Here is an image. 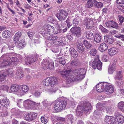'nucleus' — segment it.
Wrapping results in <instances>:
<instances>
[{
  "label": "nucleus",
  "mask_w": 124,
  "mask_h": 124,
  "mask_svg": "<svg viewBox=\"0 0 124 124\" xmlns=\"http://www.w3.org/2000/svg\"><path fill=\"white\" fill-rule=\"evenodd\" d=\"M73 72L75 73L76 77V78H73L72 75L69 76L66 78V82L70 83L73 80H80L83 79L84 77V75L85 73V70L83 69H79L74 70Z\"/></svg>",
  "instance_id": "1"
},
{
  "label": "nucleus",
  "mask_w": 124,
  "mask_h": 124,
  "mask_svg": "<svg viewBox=\"0 0 124 124\" xmlns=\"http://www.w3.org/2000/svg\"><path fill=\"white\" fill-rule=\"evenodd\" d=\"M54 104V109L55 111L58 112L65 109L67 103L65 100H59L56 101Z\"/></svg>",
  "instance_id": "2"
},
{
  "label": "nucleus",
  "mask_w": 124,
  "mask_h": 124,
  "mask_svg": "<svg viewBox=\"0 0 124 124\" xmlns=\"http://www.w3.org/2000/svg\"><path fill=\"white\" fill-rule=\"evenodd\" d=\"M42 67L45 70L49 69L53 70L54 68V63L52 61L44 59L42 63Z\"/></svg>",
  "instance_id": "3"
},
{
  "label": "nucleus",
  "mask_w": 124,
  "mask_h": 124,
  "mask_svg": "<svg viewBox=\"0 0 124 124\" xmlns=\"http://www.w3.org/2000/svg\"><path fill=\"white\" fill-rule=\"evenodd\" d=\"M42 82L45 86H48L50 85L52 87L56 83L57 80L55 78L49 77L44 79Z\"/></svg>",
  "instance_id": "4"
},
{
  "label": "nucleus",
  "mask_w": 124,
  "mask_h": 124,
  "mask_svg": "<svg viewBox=\"0 0 124 124\" xmlns=\"http://www.w3.org/2000/svg\"><path fill=\"white\" fill-rule=\"evenodd\" d=\"M102 63L99 60L98 57L95 58L94 61H92L90 62V66L94 69L97 68L98 69L100 70L102 67Z\"/></svg>",
  "instance_id": "5"
},
{
  "label": "nucleus",
  "mask_w": 124,
  "mask_h": 124,
  "mask_svg": "<svg viewBox=\"0 0 124 124\" xmlns=\"http://www.w3.org/2000/svg\"><path fill=\"white\" fill-rule=\"evenodd\" d=\"M60 12L56 15V16L60 21L64 20L68 16V13L62 9L59 10Z\"/></svg>",
  "instance_id": "6"
},
{
  "label": "nucleus",
  "mask_w": 124,
  "mask_h": 124,
  "mask_svg": "<svg viewBox=\"0 0 124 124\" xmlns=\"http://www.w3.org/2000/svg\"><path fill=\"white\" fill-rule=\"evenodd\" d=\"M40 103H36L29 99L25 100L23 103L25 107L27 109L33 108L34 105L37 106L40 105Z\"/></svg>",
  "instance_id": "7"
},
{
  "label": "nucleus",
  "mask_w": 124,
  "mask_h": 124,
  "mask_svg": "<svg viewBox=\"0 0 124 124\" xmlns=\"http://www.w3.org/2000/svg\"><path fill=\"white\" fill-rule=\"evenodd\" d=\"M13 70L12 69H7L4 71L3 74H0V82L3 81L5 78V77L7 76L11 77L13 75Z\"/></svg>",
  "instance_id": "8"
},
{
  "label": "nucleus",
  "mask_w": 124,
  "mask_h": 124,
  "mask_svg": "<svg viewBox=\"0 0 124 124\" xmlns=\"http://www.w3.org/2000/svg\"><path fill=\"white\" fill-rule=\"evenodd\" d=\"M37 113L34 112H31L28 114H26L24 115L25 120L29 121H32L37 117Z\"/></svg>",
  "instance_id": "9"
},
{
  "label": "nucleus",
  "mask_w": 124,
  "mask_h": 124,
  "mask_svg": "<svg viewBox=\"0 0 124 124\" xmlns=\"http://www.w3.org/2000/svg\"><path fill=\"white\" fill-rule=\"evenodd\" d=\"M70 31L72 34L77 37H79L82 32L81 28L79 27H75L71 28Z\"/></svg>",
  "instance_id": "10"
},
{
  "label": "nucleus",
  "mask_w": 124,
  "mask_h": 124,
  "mask_svg": "<svg viewBox=\"0 0 124 124\" xmlns=\"http://www.w3.org/2000/svg\"><path fill=\"white\" fill-rule=\"evenodd\" d=\"M37 59V57L36 55H30L27 56L25 59V61L26 64L27 65H29L35 62Z\"/></svg>",
  "instance_id": "11"
},
{
  "label": "nucleus",
  "mask_w": 124,
  "mask_h": 124,
  "mask_svg": "<svg viewBox=\"0 0 124 124\" xmlns=\"http://www.w3.org/2000/svg\"><path fill=\"white\" fill-rule=\"evenodd\" d=\"M10 89L11 92L15 93L19 96L22 95V93H20V90L19 85L13 84L10 87Z\"/></svg>",
  "instance_id": "12"
},
{
  "label": "nucleus",
  "mask_w": 124,
  "mask_h": 124,
  "mask_svg": "<svg viewBox=\"0 0 124 124\" xmlns=\"http://www.w3.org/2000/svg\"><path fill=\"white\" fill-rule=\"evenodd\" d=\"M44 34H48L49 35L55 34V30L54 28L52 26L49 25L46 27V28L43 31Z\"/></svg>",
  "instance_id": "13"
},
{
  "label": "nucleus",
  "mask_w": 124,
  "mask_h": 124,
  "mask_svg": "<svg viewBox=\"0 0 124 124\" xmlns=\"http://www.w3.org/2000/svg\"><path fill=\"white\" fill-rule=\"evenodd\" d=\"M106 82H101L96 85V90L99 92H101L105 90L106 86L108 85Z\"/></svg>",
  "instance_id": "14"
},
{
  "label": "nucleus",
  "mask_w": 124,
  "mask_h": 124,
  "mask_svg": "<svg viewBox=\"0 0 124 124\" xmlns=\"http://www.w3.org/2000/svg\"><path fill=\"white\" fill-rule=\"evenodd\" d=\"M96 108L97 109L94 112L93 114L95 116H98L100 115V111H103L104 109V107L102 104L99 103H97Z\"/></svg>",
  "instance_id": "15"
},
{
  "label": "nucleus",
  "mask_w": 124,
  "mask_h": 124,
  "mask_svg": "<svg viewBox=\"0 0 124 124\" xmlns=\"http://www.w3.org/2000/svg\"><path fill=\"white\" fill-rule=\"evenodd\" d=\"M84 24L86 26V28L88 29L91 28L94 25L93 21L90 19H85Z\"/></svg>",
  "instance_id": "16"
},
{
  "label": "nucleus",
  "mask_w": 124,
  "mask_h": 124,
  "mask_svg": "<svg viewBox=\"0 0 124 124\" xmlns=\"http://www.w3.org/2000/svg\"><path fill=\"white\" fill-rule=\"evenodd\" d=\"M108 85L106 86L105 90V93L108 95H109L113 93L114 90V87L110 85L109 83H108Z\"/></svg>",
  "instance_id": "17"
},
{
  "label": "nucleus",
  "mask_w": 124,
  "mask_h": 124,
  "mask_svg": "<svg viewBox=\"0 0 124 124\" xmlns=\"http://www.w3.org/2000/svg\"><path fill=\"white\" fill-rule=\"evenodd\" d=\"M105 24L107 27L110 28H112L116 29L118 27L117 23L113 20L108 21L106 22Z\"/></svg>",
  "instance_id": "18"
},
{
  "label": "nucleus",
  "mask_w": 124,
  "mask_h": 124,
  "mask_svg": "<svg viewBox=\"0 0 124 124\" xmlns=\"http://www.w3.org/2000/svg\"><path fill=\"white\" fill-rule=\"evenodd\" d=\"M0 102L2 106L6 108L9 106L10 103L9 100L6 97L2 98L0 100Z\"/></svg>",
  "instance_id": "19"
},
{
  "label": "nucleus",
  "mask_w": 124,
  "mask_h": 124,
  "mask_svg": "<svg viewBox=\"0 0 124 124\" xmlns=\"http://www.w3.org/2000/svg\"><path fill=\"white\" fill-rule=\"evenodd\" d=\"M91 105L90 103L87 102H85L83 106H82V110L86 112H88L91 110Z\"/></svg>",
  "instance_id": "20"
},
{
  "label": "nucleus",
  "mask_w": 124,
  "mask_h": 124,
  "mask_svg": "<svg viewBox=\"0 0 124 124\" xmlns=\"http://www.w3.org/2000/svg\"><path fill=\"white\" fill-rule=\"evenodd\" d=\"M72 72L71 69L67 70H65L62 71H60V73L63 77L65 78L69 76L70 74Z\"/></svg>",
  "instance_id": "21"
},
{
  "label": "nucleus",
  "mask_w": 124,
  "mask_h": 124,
  "mask_svg": "<svg viewBox=\"0 0 124 124\" xmlns=\"http://www.w3.org/2000/svg\"><path fill=\"white\" fill-rule=\"evenodd\" d=\"M66 120L68 124H72L74 121V117L72 114H68L65 116Z\"/></svg>",
  "instance_id": "22"
},
{
  "label": "nucleus",
  "mask_w": 124,
  "mask_h": 124,
  "mask_svg": "<svg viewBox=\"0 0 124 124\" xmlns=\"http://www.w3.org/2000/svg\"><path fill=\"white\" fill-rule=\"evenodd\" d=\"M118 124H122L124 122V118L123 116L120 114H117L115 117V119L117 118Z\"/></svg>",
  "instance_id": "23"
},
{
  "label": "nucleus",
  "mask_w": 124,
  "mask_h": 124,
  "mask_svg": "<svg viewBox=\"0 0 124 124\" xmlns=\"http://www.w3.org/2000/svg\"><path fill=\"white\" fill-rule=\"evenodd\" d=\"M29 89L28 87L27 86L25 85H22L20 88V93H22V95H20V96H21L24 93L26 92Z\"/></svg>",
  "instance_id": "24"
},
{
  "label": "nucleus",
  "mask_w": 124,
  "mask_h": 124,
  "mask_svg": "<svg viewBox=\"0 0 124 124\" xmlns=\"http://www.w3.org/2000/svg\"><path fill=\"white\" fill-rule=\"evenodd\" d=\"M69 52L70 53L71 55L74 58H76L77 57V52L76 50L73 47L70 48Z\"/></svg>",
  "instance_id": "25"
},
{
  "label": "nucleus",
  "mask_w": 124,
  "mask_h": 124,
  "mask_svg": "<svg viewBox=\"0 0 124 124\" xmlns=\"http://www.w3.org/2000/svg\"><path fill=\"white\" fill-rule=\"evenodd\" d=\"M15 54V53H7L3 54L0 57L1 59L4 60L6 59H8L9 58H11L12 55Z\"/></svg>",
  "instance_id": "26"
},
{
  "label": "nucleus",
  "mask_w": 124,
  "mask_h": 124,
  "mask_svg": "<svg viewBox=\"0 0 124 124\" xmlns=\"http://www.w3.org/2000/svg\"><path fill=\"white\" fill-rule=\"evenodd\" d=\"M108 48L107 45L105 43L101 44L99 47V50L101 52H103L106 50Z\"/></svg>",
  "instance_id": "27"
},
{
  "label": "nucleus",
  "mask_w": 124,
  "mask_h": 124,
  "mask_svg": "<svg viewBox=\"0 0 124 124\" xmlns=\"http://www.w3.org/2000/svg\"><path fill=\"white\" fill-rule=\"evenodd\" d=\"M105 41L109 44H112L113 42V39L110 36H105L104 37Z\"/></svg>",
  "instance_id": "28"
},
{
  "label": "nucleus",
  "mask_w": 124,
  "mask_h": 124,
  "mask_svg": "<svg viewBox=\"0 0 124 124\" xmlns=\"http://www.w3.org/2000/svg\"><path fill=\"white\" fill-rule=\"evenodd\" d=\"M80 64V62L78 59H75L71 62L70 65L72 67L78 66Z\"/></svg>",
  "instance_id": "29"
},
{
  "label": "nucleus",
  "mask_w": 124,
  "mask_h": 124,
  "mask_svg": "<svg viewBox=\"0 0 124 124\" xmlns=\"http://www.w3.org/2000/svg\"><path fill=\"white\" fill-rule=\"evenodd\" d=\"M82 106L79 105L77 107L76 110V115L79 116H81L83 114V110L81 108Z\"/></svg>",
  "instance_id": "30"
},
{
  "label": "nucleus",
  "mask_w": 124,
  "mask_h": 124,
  "mask_svg": "<svg viewBox=\"0 0 124 124\" xmlns=\"http://www.w3.org/2000/svg\"><path fill=\"white\" fill-rule=\"evenodd\" d=\"M113 119V116L106 115L105 117L104 121L105 122L108 123V124H111L112 122V121ZM113 124V123H112Z\"/></svg>",
  "instance_id": "31"
},
{
  "label": "nucleus",
  "mask_w": 124,
  "mask_h": 124,
  "mask_svg": "<svg viewBox=\"0 0 124 124\" xmlns=\"http://www.w3.org/2000/svg\"><path fill=\"white\" fill-rule=\"evenodd\" d=\"M117 52L116 48H112L109 49L108 51V53L111 56L114 55Z\"/></svg>",
  "instance_id": "32"
},
{
  "label": "nucleus",
  "mask_w": 124,
  "mask_h": 124,
  "mask_svg": "<svg viewBox=\"0 0 124 124\" xmlns=\"http://www.w3.org/2000/svg\"><path fill=\"white\" fill-rule=\"evenodd\" d=\"M102 37L100 34H96L94 37V40L95 42L97 43H99L101 40Z\"/></svg>",
  "instance_id": "33"
},
{
  "label": "nucleus",
  "mask_w": 124,
  "mask_h": 124,
  "mask_svg": "<svg viewBox=\"0 0 124 124\" xmlns=\"http://www.w3.org/2000/svg\"><path fill=\"white\" fill-rule=\"evenodd\" d=\"M16 74L20 78H22L24 75L23 71L20 68H19L17 69L16 72Z\"/></svg>",
  "instance_id": "34"
},
{
  "label": "nucleus",
  "mask_w": 124,
  "mask_h": 124,
  "mask_svg": "<svg viewBox=\"0 0 124 124\" xmlns=\"http://www.w3.org/2000/svg\"><path fill=\"white\" fill-rule=\"evenodd\" d=\"M77 46L78 48V50L80 53L83 52L84 50V48L81 43H79L77 44Z\"/></svg>",
  "instance_id": "35"
},
{
  "label": "nucleus",
  "mask_w": 124,
  "mask_h": 124,
  "mask_svg": "<svg viewBox=\"0 0 124 124\" xmlns=\"http://www.w3.org/2000/svg\"><path fill=\"white\" fill-rule=\"evenodd\" d=\"M86 38L90 39H92L93 38V34L90 31H87L86 32Z\"/></svg>",
  "instance_id": "36"
},
{
  "label": "nucleus",
  "mask_w": 124,
  "mask_h": 124,
  "mask_svg": "<svg viewBox=\"0 0 124 124\" xmlns=\"http://www.w3.org/2000/svg\"><path fill=\"white\" fill-rule=\"evenodd\" d=\"M10 32L8 30H5L2 33V36L4 38H7L9 37Z\"/></svg>",
  "instance_id": "37"
},
{
  "label": "nucleus",
  "mask_w": 124,
  "mask_h": 124,
  "mask_svg": "<svg viewBox=\"0 0 124 124\" xmlns=\"http://www.w3.org/2000/svg\"><path fill=\"white\" fill-rule=\"evenodd\" d=\"M118 107L122 111L124 112V102L121 101L118 104Z\"/></svg>",
  "instance_id": "38"
},
{
  "label": "nucleus",
  "mask_w": 124,
  "mask_h": 124,
  "mask_svg": "<svg viewBox=\"0 0 124 124\" xmlns=\"http://www.w3.org/2000/svg\"><path fill=\"white\" fill-rule=\"evenodd\" d=\"M10 60L12 62L11 63L15 65H16L17 64L18 61V59L16 57H11Z\"/></svg>",
  "instance_id": "39"
},
{
  "label": "nucleus",
  "mask_w": 124,
  "mask_h": 124,
  "mask_svg": "<svg viewBox=\"0 0 124 124\" xmlns=\"http://www.w3.org/2000/svg\"><path fill=\"white\" fill-rule=\"evenodd\" d=\"M115 65H112L108 69V72L110 74H112L115 70Z\"/></svg>",
  "instance_id": "40"
},
{
  "label": "nucleus",
  "mask_w": 124,
  "mask_h": 124,
  "mask_svg": "<svg viewBox=\"0 0 124 124\" xmlns=\"http://www.w3.org/2000/svg\"><path fill=\"white\" fill-rule=\"evenodd\" d=\"M93 3L96 7L98 8H102L103 6V4L101 2H98L95 0H94Z\"/></svg>",
  "instance_id": "41"
},
{
  "label": "nucleus",
  "mask_w": 124,
  "mask_h": 124,
  "mask_svg": "<svg viewBox=\"0 0 124 124\" xmlns=\"http://www.w3.org/2000/svg\"><path fill=\"white\" fill-rule=\"evenodd\" d=\"M2 63L3 64V68L4 67L9 66L11 64V63L8 60H2Z\"/></svg>",
  "instance_id": "42"
},
{
  "label": "nucleus",
  "mask_w": 124,
  "mask_h": 124,
  "mask_svg": "<svg viewBox=\"0 0 124 124\" xmlns=\"http://www.w3.org/2000/svg\"><path fill=\"white\" fill-rule=\"evenodd\" d=\"M97 52V50L95 48H93L89 52V54L91 56H95L96 55Z\"/></svg>",
  "instance_id": "43"
},
{
  "label": "nucleus",
  "mask_w": 124,
  "mask_h": 124,
  "mask_svg": "<svg viewBox=\"0 0 124 124\" xmlns=\"http://www.w3.org/2000/svg\"><path fill=\"white\" fill-rule=\"evenodd\" d=\"M58 38V37L56 36L52 35L47 37V39L48 40L54 41L57 40Z\"/></svg>",
  "instance_id": "44"
},
{
  "label": "nucleus",
  "mask_w": 124,
  "mask_h": 124,
  "mask_svg": "<svg viewBox=\"0 0 124 124\" xmlns=\"http://www.w3.org/2000/svg\"><path fill=\"white\" fill-rule=\"evenodd\" d=\"M99 28L101 31L102 32L108 33L109 31L108 30L104 27L103 26L101 25L99 26Z\"/></svg>",
  "instance_id": "45"
},
{
  "label": "nucleus",
  "mask_w": 124,
  "mask_h": 124,
  "mask_svg": "<svg viewBox=\"0 0 124 124\" xmlns=\"http://www.w3.org/2000/svg\"><path fill=\"white\" fill-rule=\"evenodd\" d=\"M83 43L87 49H89L91 47L92 45L91 44L88 42V41L85 40L83 42Z\"/></svg>",
  "instance_id": "46"
},
{
  "label": "nucleus",
  "mask_w": 124,
  "mask_h": 124,
  "mask_svg": "<svg viewBox=\"0 0 124 124\" xmlns=\"http://www.w3.org/2000/svg\"><path fill=\"white\" fill-rule=\"evenodd\" d=\"M93 2L92 0H87V2L86 4V6L88 8H91L93 5Z\"/></svg>",
  "instance_id": "47"
},
{
  "label": "nucleus",
  "mask_w": 124,
  "mask_h": 124,
  "mask_svg": "<svg viewBox=\"0 0 124 124\" xmlns=\"http://www.w3.org/2000/svg\"><path fill=\"white\" fill-rule=\"evenodd\" d=\"M121 71L117 72L116 75L115 77V79H119L122 77Z\"/></svg>",
  "instance_id": "48"
},
{
  "label": "nucleus",
  "mask_w": 124,
  "mask_h": 124,
  "mask_svg": "<svg viewBox=\"0 0 124 124\" xmlns=\"http://www.w3.org/2000/svg\"><path fill=\"white\" fill-rule=\"evenodd\" d=\"M41 122L45 124H46L48 122V121L46 117L45 116H42L41 118Z\"/></svg>",
  "instance_id": "49"
},
{
  "label": "nucleus",
  "mask_w": 124,
  "mask_h": 124,
  "mask_svg": "<svg viewBox=\"0 0 124 124\" xmlns=\"http://www.w3.org/2000/svg\"><path fill=\"white\" fill-rule=\"evenodd\" d=\"M9 88V87L7 86L2 85L0 86V89L1 90L7 91Z\"/></svg>",
  "instance_id": "50"
},
{
  "label": "nucleus",
  "mask_w": 124,
  "mask_h": 124,
  "mask_svg": "<svg viewBox=\"0 0 124 124\" xmlns=\"http://www.w3.org/2000/svg\"><path fill=\"white\" fill-rule=\"evenodd\" d=\"M118 17L119 18V21L120 22L119 23V25H122V23L124 21V18L121 16L119 15L118 16Z\"/></svg>",
  "instance_id": "51"
},
{
  "label": "nucleus",
  "mask_w": 124,
  "mask_h": 124,
  "mask_svg": "<svg viewBox=\"0 0 124 124\" xmlns=\"http://www.w3.org/2000/svg\"><path fill=\"white\" fill-rule=\"evenodd\" d=\"M115 36L121 39L122 40L124 41V35L121 34L115 35Z\"/></svg>",
  "instance_id": "52"
},
{
  "label": "nucleus",
  "mask_w": 124,
  "mask_h": 124,
  "mask_svg": "<svg viewBox=\"0 0 124 124\" xmlns=\"http://www.w3.org/2000/svg\"><path fill=\"white\" fill-rule=\"evenodd\" d=\"M73 34L68 33L67 35L66 36L67 39L69 40H71L73 39Z\"/></svg>",
  "instance_id": "53"
},
{
  "label": "nucleus",
  "mask_w": 124,
  "mask_h": 124,
  "mask_svg": "<svg viewBox=\"0 0 124 124\" xmlns=\"http://www.w3.org/2000/svg\"><path fill=\"white\" fill-rule=\"evenodd\" d=\"M60 59L59 61V62L60 64H62L63 65H64L66 63L65 60L64 59H62V57L60 58Z\"/></svg>",
  "instance_id": "54"
},
{
  "label": "nucleus",
  "mask_w": 124,
  "mask_h": 124,
  "mask_svg": "<svg viewBox=\"0 0 124 124\" xmlns=\"http://www.w3.org/2000/svg\"><path fill=\"white\" fill-rule=\"evenodd\" d=\"M79 23L78 20L76 18H75L73 20V24L74 25L77 26Z\"/></svg>",
  "instance_id": "55"
},
{
  "label": "nucleus",
  "mask_w": 124,
  "mask_h": 124,
  "mask_svg": "<svg viewBox=\"0 0 124 124\" xmlns=\"http://www.w3.org/2000/svg\"><path fill=\"white\" fill-rule=\"evenodd\" d=\"M116 83L117 86L119 87L122 85L123 83L121 80H119L116 81Z\"/></svg>",
  "instance_id": "56"
},
{
  "label": "nucleus",
  "mask_w": 124,
  "mask_h": 124,
  "mask_svg": "<svg viewBox=\"0 0 124 124\" xmlns=\"http://www.w3.org/2000/svg\"><path fill=\"white\" fill-rule=\"evenodd\" d=\"M102 59L104 62L108 61V57L106 55H104L102 57Z\"/></svg>",
  "instance_id": "57"
},
{
  "label": "nucleus",
  "mask_w": 124,
  "mask_h": 124,
  "mask_svg": "<svg viewBox=\"0 0 124 124\" xmlns=\"http://www.w3.org/2000/svg\"><path fill=\"white\" fill-rule=\"evenodd\" d=\"M8 114V113L7 111L5 112H0V116H7Z\"/></svg>",
  "instance_id": "58"
},
{
  "label": "nucleus",
  "mask_w": 124,
  "mask_h": 124,
  "mask_svg": "<svg viewBox=\"0 0 124 124\" xmlns=\"http://www.w3.org/2000/svg\"><path fill=\"white\" fill-rule=\"evenodd\" d=\"M20 37L14 36V42L16 43H17L20 39Z\"/></svg>",
  "instance_id": "59"
},
{
  "label": "nucleus",
  "mask_w": 124,
  "mask_h": 124,
  "mask_svg": "<svg viewBox=\"0 0 124 124\" xmlns=\"http://www.w3.org/2000/svg\"><path fill=\"white\" fill-rule=\"evenodd\" d=\"M106 110L107 113H111L112 112V109L110 107H108L106 108Z\"/></svg>",
  "instance_id": "60"
},
{
  "label": "nucleus",
  "mask_w": 124,
  "mask_h": 124,
  "mask_svg": "<svg viewBox=\"0 0 124 124\" xmlns=\"http://www.w3.org/2000/svg\"><path fill=\"white\" fill-rule=\"evenodd\" d=\"M41 94L40 92L39 91H36L35 92L34 95L36 97H38Z\"/></svg>",
  "instance_id": "61"
},
{
  "label": "nucleus",
  "mask_w": 124,
  "mask_h": 124,
  "mask_svg": "<svg viewBox=\"0 0 124 124\" xmlns=\"http://www.w3.org/2000/svg\"><path fill=\"white\" fill-rule=\"evenodd\" d=\"M62 32V29H61L60 28H58L56 30V31H55V34H58Z\"/></svg>",
  "instance_id": "62"
},
{
  "label": "nucleus",
  "mask_w": 124,
  "mask_h": 124,
  "mask_svg": "<svg viewBox=\"0 0 124 124\" xmlns=\"http://www.w3.org/2000/svg\"><path fill=\"white\" fill-rule=\"evenodd\" d=\"M118 8L119 10H120L121 12L124 13V6L123 5H120Z\"/></svg>",
  "instance_id": "63"
},
{
  "label": "nucleus",
  "mask_w": 124,
  "mask_h": 124,
  "mask_svg": "<svg viewBox=\"0 0 124 124\" xmlns=\"http://www.w3.org/2000/svg\"><path fill=\"white\" fill-rule=\"evenodd\" d=\"M116 2L117 4H123L124 3V0H117Z\"/></svg>",
  "instance_id": "64"
}]
</instances>
